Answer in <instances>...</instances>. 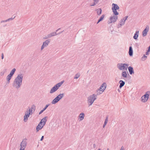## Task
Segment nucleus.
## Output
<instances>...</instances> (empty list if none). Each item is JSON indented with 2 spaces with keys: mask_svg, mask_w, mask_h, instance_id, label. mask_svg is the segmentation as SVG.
Segmentation results:
<instances>
[{
  "mask_svg": "<svg viewBox=\"0 0 150 150\" xmlns=\"http://www.w3.org/2000/svg\"><path fill=\"white\" fill-rule=\"evenodd\" d=\"M96 95L93 94L88 97L87 102L89 106L91 105L94 101L96 99Z\"/></svg>",
  "mask_w": 150,
  "mask_h": 150,
  "instance_id": "obj_1",
  "label": "nucleus"
},
{
  "mask_svg": "<svg viewBox=\"0 0 150 150\" xmlns=\"http://www.w3.org/2000/svg\"><path fill=\"white\" fill-rule=\"evenodd\" d=\"M64 82V81H63L54 85L50 91V93H52L56 91L59 88V87L61 86Z\"/></svg>",
  "mask_w": 150,
  "mask_h": 150,
  "instance_id": "obj_2",
  "label": "nucleus"
},
{
  "mask_svg": "<svg viewBox=\"0 0 150 150\" xmlns=\"http://www.w3.org/2000/svg\"><path fill=\"white\" fill-rule=\"evenodd\" d=\"M107 85L104 82L100 86L99 89L97 90V95L102 93L105 90L106 88Z\"/></svg>",
  "mask_w": 150,
  "mask_h": 150,
  "instance_id": "obj_3",
  "label": "nucleus"
},
{
  "mask_svg": "<svg viewBox=\"0 0 150 150\" xmlns=\"http://www.w3.org/2000/svg\"><path fill=\"white\" fill-rule=\"evenodd\" d=\"M64 93H60L52 101V103L55 104L59 102L64 96Z\"/></svg>",
  "mask_w": 150,
  "mask_h": 150,
  "instance_id": "obj_4",
  "label": "nucleus"
},
{
  "mask_svg": "<svg viewBox=\"0 0 150 150\" xmlns=\"http://www.w3.org/2000/svg\"><path fill=\"white\" fill-rule=\"evenodd\" d=\"M32 110H30V108H28L24 116V121L25 122H27L28 120V118L30 116V115L32 114Z\"/></svg>",
  "mask_w": 150,
  "mask_h": 150,
  "instance_id": "obj_5",
  "label": "nucleus"
},
{
  "mask_svg": "<svg viewBox=\"0 0 150 150\" xmlns=\"http://www.w3.org/2000/svg\"><path fill=\"white\" fill-rule=\"evenodd\" d=\"M129 64H127L119 63L117 65V67L120 70L123 69L127 70Z\"/></svg>",
  "mask_w": 150,
  "mask_h": 150,
  "instance_id": "obj_6",
  "label": "nucleus"
},
{
  "mask_svg": "<svg viewBox=\"0 0 150 150\" xmlns=\"http://www.w3.org/2000/svg\"><path fill=\"white\" fill-rule=\"evenodd\" d=\"M150 94V91H148L146 92V93L141 97V101L143 102H146L149 98Z\"/></svg>",
  "mask_w": 150,
  "mask_h": 150,
  "instance_id": "obj_7",
  "label": "nucleus"
},
{
  "mask_svg": "<svg viewBox=\"0 0 150 150\" xmlns=\"http://www.w3.org/2000/svg\"><path fill=\"white\" fill-rule=\"evenodd\" d=\"M119 7L117 4L114 3H113L112 4V10L113 13L115 14H117L119 13L117 11V10H119Z\"/></svg>",
  "mask_w": 150,
  "mask_h": 150,
  "instance_id": "obj_8",
  "label": "nucleus"
},
{
  "mask_svg": "<svg viewBox=\"0 0 150 150\" xmlns=\"http://www.w3.org/2000/svg\"><path fill=\"white\" fill-rule=\"evenodd\" d=\"M21 85V83L19 82L18 81L16 77L13 83V86L18 89L20 87Z\"/></svg>",
  "mask_w": 150,
  "mask_h": 150,
  "instance_id": "obj_9",
  "label": "nucleus"
},
{
  "mask_svg": "<svg viewBox=\"0 0 150 150\" xmlns=\"http://www.w3.org/2000/svg\"><path fill=\"white\" fill-rule=\"evenodd\" d=\"M27 139H24L21 142L20 146L21 149H22L24 150L25 148L26 147L27 145V142L26 141Z\"/></svg>",
  "mask_w": 150,
  "mask_h": 150,
  "instance_id": "obj_10",
  "label": "nucleus"
},
{
  "mask_svg": "<svg viewBox=\"0 0 150 150\" xmlns=\"http://www.w3.org/2000/svg\"><path fill=\"white\" fill-rule=\"evenodd\" d=\"M50 39H48L45 40L43 43L42 45L41 46V50H42L45 47H47L48 45V44L50 42Z\"/></svg>",
  "mask_w": 150,
  "mask_h": 150,
  "instance_id": "obj_11",
  "label": "nucleus"
},
{
  "mask_svg": "<svg viewBox=\"0 0 150 150\" xmlns=\"http://www.w3.org/2000/svg\"><path fill=\"white\" fill-rule=\"evenodd\" d=\"M48 118L47 116L44 117L41 120L39 124L41 126H43V127L45 125L46 122L47 121V120L46 118Z\"/></svg>",
  "mask_w": 150,
  "mask_h": 150,
  "instance_id": "obj_12",
  "label": "nucleus"
},
{
  "mask_svg": "<svg viewBox=\"0 0 150 150\" xmlns=\"http://www.w3.org/2000/svg\"><path fill=\"white\" fill-rule=\"evenodd\" d=\"M16 77L18 81L19 82L21 83V85H22L23 78V75L21 74H19Z\"/></svg>",
  "mask_w": 150,
  "mask_h": 150,
  "instance_id": "obj_13",
  "label": "nucleus"
},
{
  "mask_svg": "<svg viewBox=\"0 0 150 150\" xmlns=\"http://www.w3.org/2000/svg\"><path fill=\"white\" fill-rule=\"evenodd\" d=\"M149 29V27L147 25L142 32V35L143 37L147 35Z\"/></svg>",
  "mask_w": 150,
  "mask_h": 150,
  "instance_id": "obj_14",
  "label": "nucleus"
},
{
  "mask_svg": "<svg viewBox=\"0 0 150 150\" xmlns=\"http://www.w3.org/2000/svg\"><path fill=\"white\" fill-rule=\"evenodd\" d=\"M129 76V74L127 71H123L122 73V76L124 78H126L127 77V76Z\"/></svg>",
  "mask_w": 150,
  "mask_h": 150,
  "instance_id": "obj_15",
  "label": "nucleus"
},
{
  "mask_svg": "<svg viewBox=\"0 0 150 150\" xmlns=\"http://www.w3.org/2000/svg\"><path fill=\"white\" fill-rule=\"evenodd\" d=\"M133 51L132 48L131 46H130L129 47V50L128 52L129 56L130 57L132 56L133 55Z\"/></svg>",
  "mask_w": 150,
  "mask_h": 150,
  "instance_id": "obj_16",
  "label": "nucleus"
},
{
  "mask_svg": "<svg viewBox=\"0 0 150 150\" xmlns=\"http://www.w3.org/2000/svg\"><path fill=\"white\" fill-rule=\"evenodd\" d=\"M128 69L129 73L130 75L134 74V71L133 67L131 66H129L128 67Z\"/></svg>",
  "mask_w": 150,
  "mask_h": 150,
  "instance_id": "obj_17",
  "label": "nucleus"
},
{
  "mask_svg": "<svg viewBox=\"0 0 150 150\" xmlns=\"http://www.w3.org/2000/svg\"><path fill=\"white\" fill-rule=\"evenodd\" d=\"M12 76L9 74L6 77L7 83L6 84H9L10 83V80Z\"/></svg>",
  "mask_w": 150,
  "mask_h": 150,
  "instance_id": "obj_18",
  "label": "nucleus"
},
{
  "mask_svg": "<svg viewBox=\"0 0 150 150\" xmlns=\"http://www.w3.org/2000/svg\"><path fill=\"white\" fill-rule=\"evenodd\" d=\"M120 85L119 87L120 88H121L125 84V82L122 80H120L119 81Z\"/></svg>",
  "mask_w": 150,
  "mask_h": 150,
  "instance_id": "obj_19",
  "label": "nucleus"
},
{
  "mask_svg": "<svg viewBox=\"0 0 150 150\" xmlns=\"http://www.w3.org/2000/svg\"><path fill=\"white\" fill-rule=\"evenodd\" d=\"M139 31H136L134 35L133 36V38L135 40H137V39L138 37L139 36Z\"/></svg>",
  "mask_w": 150,
  "mask_h": 150,
  "instance_id": "obj_20",
  "label": "nucleus"
},
{
  "mask_svg": "<svg viewBox=\"0 0 150 150\" xmlns=\"http://www.w3.org/2000/svg\"><path fill=\"white\" fill-rule=\"evenodd\" d=\"M43 127V126H41L40 125L38 124L36 127V132H38L39 130L41 129Z\"/></svg>",
  "mask_w": 150,
  "mask_h": 150,
  "instance_id": "obj_21",
  "label": "nucleus"
},
{
  "mask_svg": "<svg viewBox=\"0 0 150 150\" xmlns=\"http://www.w3.org/2000/svg\"><path fill=\"white\" fill-rule=\"evenodd\" d=\"M113 15H114L113 16H111L110 17V20L113 19V18H118V16H117V15H119V13L117 14H115L114 13H113Z\"/></svg>",
  "mask_w": 150,
  "mask_h": 150,
  "instance_id": "obj_22",
  "label": "nucleus"
},
{
  "mask_svg": "<svg viewBox=\"0 0 150 150\" xmlns=\"http://www.w3.org/2000/svg\"><path fill=\"white\" fill-rule=\"evenodd\" d=\"M105 16V15L104 14H103L99 18L98 20V22L97 23V24L98 23L102 21Z\"/></svg>",
  "mask_w": 150,
  "mask_h": 150,
  "instance_id": "obj_23",
  "label": "nucleus"
},
{
  "mask_svg": "<svg viewBox=\"0 0 150 150\" xmlns=\"http://www.w3.org/2000/svg\"><path fill=\"white\" fill-rule=\"evenodd\" d=\"M15 17V16H14L13 18L12 17L11 18H9L6 20L2 21H1V23H4V22H6L7 21H11V20H12Z\"/></svg>",
  "mask_w": 150,
  "mask_h": 150,
  "instance_id": "obj_24",
  "label": "nucleus"
},
{
  "mask_svg": "<svg viewBox=\"0 0 150 150\" xmlns=\"http://www.w3.org/2000/svg\"><path fill=\"white\" fill-rule=\"evenodd\" d=\"M84 117V114L83 112L81 113L79 115V117L80 119V120H82L83 119Z\"/></svg>",
  "mask_w": 150,
  "mask_h": 150,
  "instance_id": "obj_25",
  "label": "nucleus"
},
{
  "mask_svg": "<svg viewBox=\"0 0 150 150\" xmlns=\"http://www.w3.org/2000/svg\"><path fill=\"white\" fill-rule=\"evenodd\" d=\"M97 13L98 15H100L102 13V9L100 8H99L96 10Z\"/></svg>",
  "mask_w": 150,
  "mask_h": 150,
  "instance_id": "obj_26",
  "label": "nucleus"
},
{
  "mask_svg": "<svg viewBox=\"0 0 150 150\" xmlns=\"http://www.w3.org/2000/svg\"><path fill=\"white\" fill-rule=\"evenodd\" d=\"M16 69L15 68H13L9 74L13 76V74H14L15 72L16 71Z\"/></svg>",
  "mask_w": 150,
  "mask_h": 150,
  "instance_id": "obj_27",
  "label": "nucleus"
},
{
  "mask_svg": "<svg viewBox=\"0 0 150 150\" xmlns=\"http://www.w3.org/2000/svg\"><path fill=\"white\" fill-rule=\"evenodd\" d=\"M80 74L79 73H78L75 75V76L74 77V79H77L80 77Z\"/></svg>",
  "mask_w": 150,
  "mask_h": 150,
  "instance_id": "obj_28",
  "label": "nucleus"
},
{
  "mask_svg": "<svg viewBox=\"0 0 150 150\" xmlns=\"http://www.w3.org/2000/svg\"><path fill=\"white\" fill-rule=\"evenodd\" d=\"M118 18H113V19L111 20H110V23H114L117 20Z\"/></svg>",
  "mask_w": 150,
  "mask_h": 150,
  "instance_id": "obj_29",
  "label": "nucleus"
},
{
  "mask_svg": "<svg viewBox=\"0 0 150 150\" xmlns=\"http://www.w3.org/2000/svg\"><path fill=\"white\" fill-rule=\"evenodd\" d=\"M6 69H4L2 71H1L0 74V75L1 76H3L5 72H6Z\"/></svg>",
  "mask_w": 150,
  "mask_h": 150,
  "instance_id": "obj_30",
  "label": "nucleus"
},
{
  "mask_svg": "<svg viewBox=\"0 0 150 150\" xmlns=\"http://www.w3.org/2000/svg\"><path fill=\"white\" fill-rule=\"evenodd\" d=\"M50 34L52 37L58 35V34L56 32H52L50 33Z\"/></svg>",
  "mask_w": 150,
  "mask_h": 150,
  "instance_id": "obj_31",
  "label": "nucleus"
},
{
  "mask_svg": "<svg viewBox=\"0 0 150 150\" xmlns=\"http://www.w3.org/2000/svg\"><path fill=\"white\" fill-rule=\"evenodd\" d=\"M35 108H36L35 106V105H33L32 106L31 108V109L30 108V110H32V112L33 110L34 111L35 110Z\"/></svg>",
  "mask_w": 150,
  "mask_h": 150,
  "instance_id": "obj_32",
  "label": "nucleus"
},
{
  "mask_svg": "<svg viewBox=\"0 0 150 150\" xmlns=\"http://www.w3.org/2000/svg\"><path fill=\"white\" fill-rule=\"evenodd\" d=\"M108 121V116H107L106 117L105 119V120L104 123L107 124Z\"/></svg>",
  "mask_w": 150,
  "mask_h": 150,
  "instance_id": "obj_33",
  "label": "nucleus"
},
{
  "mask_svg": "<svg viewBox=\"0 0 150 150\" xmlns=\"http://www.w3.org/2000/svg\"><path fill=\"white\" fill-rule=\"evenodd\" d=\"M125 21L122 19L120 21V23L123 25L125 24Z\"/></svg>",
  "mask_w": 150,
  "mask_h": 150,
  "instance_id": "obj_34",
  "label": "nucleus"
},
{
  "mask_svg": "<svg viewBox=\"0 0 150 150\" xmlns=\"http://www.w3.org/2000/svg\"><path fill=\"white\" fill-rule=\"evenodd\" d=\"M147 57L146 56L145 54H144L143 57H142V60H144L146 59L145 58L144 59V58H146Z\"/></svg>",
  "mask_w": 150,
  "mask_h": 150,
  "instance_id": "obj_35",
  "label": "nucleus"
},
{
  "mask_svg": "<svg viewBox=\"0 0 150 150\" xmlns=\"http://www.w3.org/2000/svg\"><path fill=\"white\" fill-rule=\"evenodd\" d=\"M49 105V104L46 105L45 107L43 108V110H45Z\"/></svg>",
  "mask_w": 150,
  "mask_h": 150,
  "instance_id": "obj_36",
  "label": "nucleus"
},
{
  "mask_svg": "<svg viewBox=\"0 0 150 150\" xmlns=\"http://www.w3.org/2000/svg\"><path fill=\"white\" fill-rule=\"evenodd\" d=\"M127 18H128V16H126L125 17H124L123 18H122V19L123 20H124V21H125L127 19Z\"/></svg>",
  "mask_w": 150,
  "mask_h": 150,
  "instance_id": "obj_37",
  "label": "nucleus"
},
{
  "mask_svg": "<svg viewBox=\"0 0 150 150\" xmlns=\"http://www.w3.org/2000/svg\"><path fill=\"white\" fill-rule=\"evenodd\" d=\"M122 25H123L122 24H121V23L118 24V25H117L118 28H119L121 27V26Z\"/></svg>",
  "mask_w": 150,
  "mask_h": 150,
  "instance_id": "obj_38",
  "label": "nucleus"
},
{
  "mask_svg": "<svg viewBox=\"0 0 150 150\" xmlns=\"http://www.w3.org/2000/svg\"><path fill=\"white\" fill-rule=\"evenodd\" d=\"M97 4L95 2H93V3L92 4H91L90 5V6H95Z\"/></svg>",
  "mask_w": 150,
  "mask_h": 150,
  "instance_id": "obj_39",
  "label": "nucleus"
},
{
  "mask_svg": "<svg viewBox=\"0 0 150 150\" xmlns=\"http://www.w3.org/2000/svg\"><path fill=\"white\" fill-rule=\"evenodd\" d=\"M93 0L94 2H95V3H96V4H97L99 2V0Z\"/></svg>",
  "mask_w": 150,
  "mask_h": 150,
  "instance_id": "obj_40",
  "label": "nucleus"
},
{
  "mask_svg": "<svg viewBox=\"0 0 150 150\" xmlns=\"http://www.w3.org/2000/svg\"><path fill=\"white\" fill-rule=\"evenodd\" d=\"M45 110H43V109L42 110H41L39 112V115H40L41 114H42L44 111Z\"/></svg>",
  "mask_w": 150,
  "mask_h": 150,
  "instance_id": "obj_41",
  "label": "nucleus"
},
{
  "mask_svg": "<svg viewBox=\"0 0 150 150\" xmlns=\"http://www.w3.org/2000/svg\"><path fill=\"white\" fill-rule=\"evenodd\" d=\"M47 36V37L48 38L52 37L51 36L50 33V34H48Z\"/></svg>",
  "mask_w": 150,
  "mask_h": 150,
  "instance_id": "obj_42",
  "label": "nucleus"
},
{
  "mask_svg": "<svg viewBox=\"0 0 150 150\" xmlns=\"http://www.w3.org/2000/svg\"><path fill=\"white\" fill-rule=\"evenodd\" d=\"M1 58L2 59H3L4 58V55L3 53H2L1 54Z\"/></svg>",
  "mask_w": 150,
  "mask_h": 150,
  "instance_id": "obj_43",
  "label": "nucleus"
},
{
  "mask_svg": "<svg viewBox=\"0 0 150 150\" xmlns=\"http://www.w3.org/2000/svg\"><path fill=\"white\" fill-rule=\"evenodd\" d=\"M44 137L43 136H42L41 137V138L40 139V140L41 141H42L43 140V139Z\"/></svg>",
  "mask_w": 150,
  "mask_h": 150,
  "instance_id": "obj_44",
  "label": "nucleus"
},
{
  "mask_svg": "<svg viewBox=\"0 0 150 150\" xmlns=\"http://www.w3.org/2000/svg\"><path fill=\"white\" fill-rule=\"evenodd\" d=\"M48 38L47 37V36H46L45 37H43V39H46Z\"/></svg>",
  "mask_w": 150,
  "mask_h": 150,
  "instance_id": "obj_45",
  "label": "nucleus"
},
{
  "mask_svg": "<svg viewBox=\"0 0 150 150\" xmlns=\"http://www.w3.org/2000/svg\"><path fill=\"white\" fill-rule=\"evenodd\" d=\"M120 150H125L124 149V147H123V146H122L121 147Z\"/></svg>",
  "mask_w": 150,
  "mask_h": 150,
  "instance_id": "obj_46",
  "label": "nucleus"
},
{
  "mask_svg": "<svg viewBox=\"0 0 150 150\" xmlns=\"http://www.w3.org/2000/svg\"><path fill=\"white\" fill-rule=\"evenodd\" d=\"M106 124H107L104 123V124L103 125V127L104 128L105 127V126H106Z\"/></svg>",
  "mask_w": 150,
  "mask_h": 150,
  "instance_id": "obj_47",
  "label": "nucleus"
},
{
  "mask_svg": "<svg viewBox=\"0 0 150 150\" xmlns=\"http://www.w3.org/2000/svg\"><path fill=\"white\" fill-rule=\"evenodd\" d=\"M149 52L146 51V55H149Z\"/></svg>",
  "mask_w": 150,
  "mask_h": 150,
  "instance_id": "obj_48",
  "label": "nucleus"
},
{
  "mask_svg": "<svg viewBox=\"0 0 150 150\" xmlns=\"http://www.w3.org/2000/svg\"><path fill=\"white\" fill-rule=\"evenodd\" d=\"M64 31V30H63V31H61V32H59V33H57V34H58V35H59V34H61V33H62Z\"/></svg>",
  "mask_w": 150,
  "mask_h": 150,
  "instance_id": "obj_49",
  "label": "nucleus"
},
{
  "mask_svg": "<svg viewBox=\"0 0 150 150\" xmlns=\"http://www.w3.org/2000/svg\"><path fill=\"white\" fill-rule=\"evenodd\" d=\"M96 147V145L95 144H93V147L94 148H95Z\"/></svg>",
  "mask_w": 150,
  "mask_h": 150,
  "instance_id": "obj_50",
  "label": "nucleus"
},
{
  "mask_svg": "<svg viewBox=\"0 0 150 150\" xmlns=\"http://www.w3.org/2000/svg\"><path fill=\"white\" fill-rule=\"evenodd\" d=\"M139 46V45H138L137 43L136 44V47H138Z\"/></svg>",
  "mask_w": 150,
  "mask_h": 150,
  "instance_id": "obj_51",
  "label": "nucleus"
},
{
  "mask_svg": "<svg viewBox=\"0 0 150 150\" xmlns=\"http://www.w3.org/2000/svg\"><path fill=\"white\" fill-rule=\"evenodd\" d=\"M147 51L149 52L150 51V50H149V49H148Z\"/></svg>",
  "mask_w": 150,
  "mask_h": 150,
  "instance_id": "obj_52",
  "label": "nucleus"
},
{
  "mask_svg": "<svg viewBox=\"0 0 150 150\" xmlns=\"http://www.w3.org/2000/svg\"><path fill=\"white\" fill-rule=\"evenodd\" d=\"M60 28H59V29H58L57 30H56V32H57L58 30H60Z\"/></svg>",
  "mask_w": 150,
  "mask_h": 150,
  "instance_id": "obj_53",
  "label": "nucleus"
},
{
  "mask_svg": "<svg viewBox=\"0 0 150 150\" xmlns=\"http://www.w3.org/2000/svg\"><path fill=\"white\" fill-rule=\"evenodd\" d=\"M148 49H149V50H150V45L149 46L148 48Z\"/></svg>",
  "mask_w": 150,
  "mask_h": 150,
  "instance_id": "obj_54",
  "label": "nucleus"
},
{
  "mask_svg": "<svg viewBox=\"0 0 150 150\" xmlns=\"http://www.w3.org/2000/svg\"><path fill=\"white\" fill-rule=\"evenodd\" d=\"M6 24H5V25H4V27H5V26H6Z\"/></svg>",
  "mask_w": 150,
  "mask_h": 150,
  "instance_id": "obj_55",
  "label": "nucleus"
},
{
  "mask_svg": "<svg viewBox=\"0 0 150 150\" xmlns=\"http://www.w3.org/2000/svg\"><path fill=\"white\" fill-rule=\"evenodd\" d=\"M118 90L119 91V92H120V90L119 89Z\"/></svg>",
  "mask_w": 150,
  "mask_h": 150,
  "instance_id": "obj_56",
  "label": "nucleus"
},
{
  "mask_svg": "<svg viewBox=\"0 0 150 150\" xmlns=\"http://www.w3.org/2000/svg\"><path fill=\"white\" fill-rule=\"evenodd\" d=\"M98 150H100V149H99Z\"/></svg>",
  "mask_w": 150,
  "mask_h": 150,
  "instance_id": "obj_57",
  "label": "nucleus"
},
{
  "mask_svg": "<svg viewBox=\"0 0 150 150\" xmlns=\"http://www.w3.org/2000/svg\"><path fill=\"white\" fill-rule=\"evenodd\" d=\"M107 150H110L108 149Z\"/></svg>",
  "mask_w": 150,
  "mask_h": 150,
  "instance_id": "obj_58",
  "label": "nucleus"
}]
</instances>
